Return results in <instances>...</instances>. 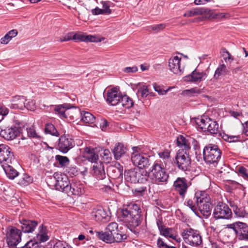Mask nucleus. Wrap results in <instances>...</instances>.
I'll return each instance as SVG.
<instances>
[{
    "mask_svg": "<svg viewBox=\"0 0 248 248\" xmlns=\"http://www.w3.org/2000/svg\"><path fill=\"white\" fill-rule=\"evenodd\" d=\"M45 132L53 136H58L59 134L55 126L51 124H47L45 126Z\"/></svg>",
    "mask_w": 248,
    "mask_h": 248,
    "instance_id": "nucleus-48",
    "label": "nucleus"
},
{
    "mask_svg": "<svg viewBox=\"0 0 248 248\" xmlns=\"http://www.w3.org/2000/svg\"><path fill=\"white\" fill-rule=\"evenodd\" d=\"M222 53V56L224 57V59L226 62L228 61L229 62H230L231 61L233 60L232 57L225 48L223 49Z\"/></svg>",
    "mask_w": 248,
    "mask_h": 248,
    "instance_id": "nucleus-55",
    "label": "nucleus"
},
{
    "mask_svg": "<svg viewBox=\"0 0 248 248\" xmlns=\"http://www.w3.org/2000/svg\"><path fill=\"white\" fill-rule=\"evenodd\" d=\"M141 213L140 207L137 204H132L117 212L118 219L120 221L127 223L131 228H135L142 220Z\"/></svg>",
    "mask_w": 248,
    "mask_h": 248,
    "instance_id": "nucleus-1",
    "label": "nucleus"
},
{
    "mask_svg": "<svg viewBox=\"0 0 248 248\" xmlns=\"http://www.w3.org/2000/svg\"><path fill=\"white\" fill-rule=\"evenodd\" d=\"M198 125L204 132H208L212 135L220 134L218 124L209 117L201 119Z\"/></svg>",
    "mask_w": 248,
    "mask_h": 248,
    "instance_id": "nucleus-8",
    "label": "nucleus"
},
{
    "mask_svg": "<svg viewBox=\"0 0 248 248\" xmlns=\"http://www.w3.org/2000/svg\"><path fill=\"white\" fill-rule=\"evenodd\" d=\"M72 107L71 105L69 104H63L56 106L54 110L58 114L60 115L61 118H66L67 115L66 113V111Z\"/></svg>",
    "mask_w": 248,
    "mask_h": 248,
    "instance_id": "nucleus-35",
    "label": "nucleus"
},
{
    "mask_svg": "<svg viewBox=\"0 0 248 248\" xmlns=\"http://www.w3.org/2000/svg\"><path fill=\"white\" fill-rule=\"evenodd\" d=\"M175 163L179 170L183 171L189 170L191 168V159L186 151H178L175 157Z\"/></svg>",
    "mask_w": 248,
    "mask_h": 248,
    "instance_id": "nucleus-9",
    "label": "nucleus"
},
{
    "mask_svg": "<svg viewBox=\"0 0 248 248\" xmlns=\"http://www.w3.org/2000/svg\"><path fill=\"white\" fill-rule=\"evenodd\" d=\"M154 88L156 92L158 93L160 95H164L165 94L169 89L167 90H163L159 86L157 85L156 84H155L154 85Z\"/></svg>",
    "mask_w": 248,
    "mask_h": 248,
    "instance_id": "nucleus-62",
    "label": "nucleus"
},
{
    "mask_svg": "<svg viewBox=\"0 0 248 248\" xmlns=\"http://www.w3.org/2000/svg\"><path fill=\"white\" fill-rule=\"evenodd\" d=\"M84 157L92 163H98V155L95 152V149L91 147H86L84 149Z\"/></svg>",
    "mask_w": 248,
    "mask_h": 248,
    "instance_id": "nucleus-27",
    "label": "nucleus"
},
{
    "mask_svg": "<svg viewBox=\"0 0 248 248\" xmlns=\"http://www.w3.org/2000/svg\"><path fill=\"white\" fill-rule=\"evenodd\" d=\"M159 157L163 159H168L170 156V151L168 149H165L162 152L158 153Z\"/></svg>",
    "mask_w": 248,
    "mask_h": 248,
    "instance_id": "nucleus-54",
    "label": "nucleus"
},
{
    "mask_svg": "<svg viewBox=\"0 0 248 248\" xmlns=\"http://www.w3.org/2000/svg\"><path fill=\"white\" fill-rule=\"evenodd\" d=\"M121 95L116 88L108 90L107 92L106 101L111 106L118 105Z\"/></svg>",
    "mask_w": 248,
    "mask_h": 248,
    "instance_id": "nucleus-20",
    "label": "nucleus"
},
{
    "mask_svg": "<svg viewBox=\"0 0 248 248\" xmlns=\"http://www.w3.org/2000/svg\"><path fill=\"white\" fill-rule=\"evenodd\" d=\"M26 99L23 96H16L13 98L10 108L23 109L25 108Z\"/></svg>",
    "mask_w": 248,
    "mask_h": 248,
    "instance_id": "nucleus-28",
    "label": "nucleus"
},
{
    "mask_svg": "<svg viewBox=\"0 0 248 248\" xmlns=\"http://www.w3.org/2000/svg\"><path fill=\"white\" fill-rule=\"evenodd\" d=\"M127 150V148L124 147L122 143H116L112 151L115 159L119 160L126 152Z\"/></svg>",
    "mask_w": 248,
    "mask_h": 248,
    "instance_id": "nucleus-32",
    "label": "nucleus"
},
{
    "mask_svg": "<svg viewBox=\"0 0 248 248\" xmlns=\"http://www.w3.org/2000/svg\"><path fill=\"white\" fill-rule=\"evenodd\" d=\"M9 112V109L4 106L0 105V115L2 116H6Z\"/></svg>",
    "mask_w": 248,
    "mask_h": 248,
    "instance_id": "nucleus-64",
    "label": "nucleus"
},
{
    "mask_svg": "<svg viewBox=\"0 0 248 248\" xmlns=\"http://www.w3.org/2000/svg\"><path fill=\"white\" fill-rule=\"evenodd\" d=\"M21 248H41L40 244L34 241L31 240L27 242L23 247Z\"/></svg>",
    "mask_w": 248,
    "mask_h": 248,
    "instance_id": "nucleus-51",
    "label": "nucleus"
},
{
    "mask_svg": "<svg viewBox=\"0 0 248 248\" xmlns=\"http://www.w3.org/2000/svg\"><path fill=\"white\" fill-rule=\"evenodd\" d=\"M145 171L141 172L138 169H131L126 170L124 173V178L128 182L131 183H143L147 180L145 176Z\"/></svg>",
    "mask_w": 248,
    "mask_h": 248,
    "instance_id": "nucleus-10",
    "label": "nucleus"
},
{
    "mask_svg": "<svg viewBox=\"0 0 248 248\" xmlns=\"http://www.w3.org/2000/svg\"><path fill=\"white\" fill-rule=\"evenodd\" d=\"M17 34V31L16 30H12L6 33L4 37L1 39V43L3 44H7L12 38L15 37Z\"/></svg>",
    "mask_w": 248,
    "mask_h": 248,
    "instance_id": "nucleus-41",
    "label": "nucleus"
},
{
    "mask_svg": "<svg viewBox=\"0 0 248 248\" xmlns=\"http://www.w3.org/2000/svg\"><path fill=\"white\" fill-rule=\"evenodd\" d=\"M24 126L21 123L9 125L3 124L0 121V137L7 140H12L19 136L23 132Z\"/></svg>",
    "mask_w": 248,
    "mask_h": 248,
    "instance_id": "nucleus-3",
    "label": "nucleus"
},
{
    "mask_svg": "<svg viewBox=\"0 0 248 248\" xmlns=\"http://www.w3.org/2000/svg\"><path fill=\"white\" fill-rule=\"evenodd\" d=\"M15 161V158L12 149L5 144L0 145V163H5L12 164Z\"/></svg>",
    "mask_w": 248,
    "mask_h": 248,
    "instance_id": "nucleus-13",
    "label": "nucleus"
},
{
    "mask_svg": "<svg viewBox=\"0 0 248 248\" xmlns=\"http://www.w3.org/2000/svg\"><path fill=\"white\" fill-rule=\"evenodd\" d=\"M84 192V185L79 181L73 180L68 186L66 193L76 196H80Z\"/></svg>",
    "mask_w": 248,
    "mask_h": 248,
    "instance_id": "nucleus-17",
    "label": "nucleus"
},
{
    "mask_svg": "<svg viewBox=\"0 0 248 248\" xmlns=\"http://www.w3.org/2000/svg\"><path fill=\"white\" fill-rule=\"evenodd\" d=\"M73 40L86 42H98L101 40L96 35H85L81 33H74Z\"/></svg>",
    "mask_w": 248,
    "mask_h": 248,
    "instance_id": "nucleus-25",
    "label": "nucleus"
},
{
    "mask_svg": "<svg viewBox=\"0 0 248 248\" xmlns=\"http://www.w3.org/2000/svg\"><path fill=\"white\" fill-rule=\"evenodd\" d=\"M73 35L74 34L73 32H69L64 36L61 37L60 40L61 42H62L69 41L71 40H73Z\"/></svg>",
    "mask_w": 248,
    "mask_h": 248,
    "instance_id": "nucleus-59",
    "label": "nucleus"
},
{
    "mask_svg": "<svg viewBox=\"0 0 248 248\" xmlns=\"http://www.w3.org/2000/svg\"><path fill=\"white\" fill-rule=\"evenodd\" d=\"M182 236L185 242L190 246L198 247L202 244V237L198 230L191 228L185 230Z\"/></svg>",
    "mask_w": 248,
    "mask_h": 248,
    "instance_id": "nucleus-6",
    "label": "nucleus"
},
{
    "mask_svg": "<svg viewBox=\"0 0 248 248\" xmlns=\"http://www.w3.org/2000/svg\"><path fill=\"white\" fill-rule=\"evenodd\" d=\"M173 186L180 195L184 198L188 187L186 180L185 178L178 177L174 182Z\"/></svg>",
    "mask_w": 248,
    "mask_h": 248,
    "instance_id": "nucleus-21",
    "label": "nucleus"
},
{
    "mask_svg": "<svg viewBox=\"0 0 248 248\" xmlns=\"http://www.w3.org/2000/svg\"><path fill=\"white\" fill-rule=\"evenodd\" d=\"M21 232L19 229L12 227L7 236V243L10 248H17L16 246L20 242Z\"/></svg>",
    "mask_w": 248,
    "mask_h": 248,
    "instance_id": "nucleus-14",
    "label": "nucleus"
},
{
    "mask_svg": "<svg viewBox=\"0 0 248 248\" xmlns=\"http://www.w3.org/2000/svg\"><path fill=\"white\" fill-rule=\"evenodd\" d=\"M160 229L161 230L159 231L160 235L166 237H169L174 240H176V235L173 234L172 229L165 226L164 228H161Z\"/></svg>",
    "mask_w": 248,
    "mask_h": 248,
    "instance_id": "nucleus-39",
    "label": "nucleus"
},
{
    "mask_svg": "<svg viewBox=\"0 0 248 248\" xmlns=\"http://www.w3.org/2000/svg\"><path fill=\"white\" fill-rule=\"evenodd\" d=\"M229 71L226 69V65L224 64H221L216 70L214 74L215 78L217 79L222 74H229Z\"/></svg>",
    "mask_w": 248,
    "mask_h": 248,
    "instance_id": "nucleus-44",
    "label": "nucleus"
},
{
    "mask_svg": "<svg viewBox=\"0 0 248 248\" xmlns=\"http://www.w3.org/2000/svg\"><path fill=\"white\" fill-rule=\"evenodd\" d=\"M101 3L103 5V10L104 11V12L105 13V14H110L111 13V9L109 8V3L108 2V1H102L101 2Z\"/></svg>",
    "mask_w": 248,
    "mask_h": 248,
    "instance_id": "nucleus-56",
    "label": "nucleus"
},
{
    "mask_svg": "<svg viewBox=\"0 0 248 248\" xmlns=\"http://www.w3.org/2000/svg\"><path fill=\"white\" fill-rule=\"evenodd\" d=\"M39 233L37 234V238L40 242H46L48 239V237L45 232L46 227L43 225L39 226Z\"/></svg>",
    "mask_w": 248,
    "mask_h": 248,
    "instance_id": "nucleus-43",
    "label": "nucleus"
},
{
    "mask_svg": "<svg viewBox=\"0 0 248 248\" xmlns=\"http://www.w3.org/2000/svg\"><path fill=\"white\" fill-rule=\"evenodd\" d=\"M138 93H140L142 98L146 97L149 94V90L147 86H143L140 88L138 91Z\"/></svg>",
    "mask_w": 248,
    "mask_h": 248,
    "instance_id": "nucleus-53",
    "label": "nucleus"
},
{
    "mask_svg": "<svg viewBox=\"0 0 248 248\" xmlns=\"http://www.w3.org/2000/svg\"><path fill=\"white\" fill-rule=\"evenodd\" d=\"M92 216L93 218L97 221H106L109 218L105 210L102 208H99L92 212Z\"/></svg>",
    "mask_w": 248,
    "mask_h": 248,
    "instance_id": "nucleus-30",
    "label": "nucleus"
},
{
    "mask_svg": "<svg viewBox=\"0 0 248 248\" xmlns=\"http://www.w3.org/2000/svg\"><path fill=\"white\" fill-rule=\"evenodd\" d=\"M237 171L241 177L248 181V170L246 168L241 166L238 168Z\"/></svg>",
    "mask_w": 248,
    "mask_h": 248,
    "instance_id": "nucleus-50",
    "label": "nucleus"
},
{
    "mask_svg": "<svg viewBox=\"0 0 248 248\" xmlns=\"http://www.w3.org/2000/svg\"><path fill=\"white\" fill-rule=\"evenodd\" d=\"M157 246L158 248H177L176 247L168 245L161 238L157 239Z\"/></svg>",
    "mask_w": 248,
    "mask_h": 248,
    "instance_id": "nucleus-52",
    "label": "nucleus"
},
{
    "mask_svg": "<svg viewBox=\"0 0 248 248\" xmlns=\"http://www.w3.org/2000/svg\"><path fill=\"white\" fill-rule=\"evenodd\" d=\"M124 167L119 163H117L114 166H110L108 170V174L110 177L114 179H122Z\"/></svg>",
    "mask_w": 248,
    "mask_h": 248,
    "instance_id": "nucleus-22",
    "label": "nucleus"
},
{
    "mask_svg": "<svg viewBox=\"0 0 248 248\" xmlns=\"http://www.w3.org/2000/svg\"><path fill=\"white\" fill-rule=\"evenodd\" d=\"M27 109L31 110H33L35 108V103L33 100L29 101L27 103L25 102V106Z\"/></svg>",
    "mask_w": 248,
    "mask_h": 248,
    "instance_id": "nucleus-60",
    "label": "nucleus"
},
{
    "mask_svg": "<svg viewBox=\"0 0 248 248\" xmlns=\"http://www.w3.org/2000/svg\"><path fill=\"white\" fill-rule=\"evenodd\" d=\"M166 24H159L152 26V29L153 31L156 32H157L163 30L166 27Z\"/></svg>",
    "mask_w": 248,
    "mask_h": 248,
    "instance_id": "nucleus-58",
    "label": "nucleus"
},
{
    "mask_svg": "<svg viewBox=\"0 0 248 248\" xmlns=\"http://www.w3.org/2000/svg\"><path fill=\"white\" fill-rule=\"evenodd\" d=\"M81 116L82 121L86 124H92L95 121V117L90 112L83 111L81 113Z\"/></svg>",
    "mask_w": 248,
    "mask_h": 248,
    "instance_id": "nucleus-38",
    "label": "nucleus"
},
{
    "mask_svg": "<svg viewBox=\"0 0 248 248\" xmlns=\"http://www.w3.org/2000/svg\"><path fill=\"white\" fill-rule=\"evenodd\" d=\"M197 197L198 210L205 218L208 217L212 209L210 196L205 191H198Z\"/></svg>",
    "mask_w": 248,
    "mask_h": 248,
    "instance_id": "nucleus-5",
    "label": "nucleus"
},
{
    "mask_svg": "<svg viewBox=\"0 0 248 248\" xmlns=\"http://www.w3.org/2000/svg\"><path fill=\"white\" fill-rule=\"evenodd\" d=\"M118 230V225L116 222H111L107 226V228L106 229V232H97V236L99 237V238L104 241H105V239L102 238L103 236H102V234H108L109 235H111L112 234V233H113L115 232H117V231Z\"/></svg>",
    "mask_w": 248,
    "mask_h": 248,
    "instance_id": "nucleus-31",
    "label": "nucleus"
},
{
    "mask_svg": "<svg viewBox=\"0 0 248 248\" xmlns=\"http://www.w3.org/2000/svg\"><path fill=\"white\" fill-rule=\"evenodd\" d=\"M146 189V187L144 186H140L137 187L134 189V193L137 196H142Z\"/></svg>",
    "mask_w": 248,
    "mask_h": 248,
    "instance_id": "nucleus-57",
    "label": "nucleus"
},
{
    "mask_svg": "<svg viewBox=\"0 0 248 248\" xmlns=\"http://www.w3.org/2000/svg\"><path fill=\"white\" fill-rule=\"evenodd\" d=\"M197 191L195 192L194 197L187 200L186 205L195 214L198 216L199 214L197 213L198 202L197 200Z\"/></svg>",
    "mask_w": 248,
    "mask_h": 248,
    "instance_id": "nucleus-36",
    "label": "nucleus"
},
{
    "mask_svg": "<svg viewBox=\"0 0 248 248\" xmlns=\"http://www.w3.org/2000/svg\"><path fill=\"white\" fill-rule=\"evenodd\" d=\"M11 163H5L2 164V167L8 178L11 179H14L19 174V173L11 165Z\"/></svg>",
    "mask_w": 248,
    "mask_h": 248,
    "instance_id": "nucleus-33",
    "label": "nucleus"
},
{
    "mask_svg": "<svg viewBox=\"0 0 248 248\" xmlns=\"http://www.w3.org/2000/svg\"><path fill=\"white\" fill-rule=\"evenodd\" d=\"M66 247L69 246L65 243L58 241L54 244L53 248H66Z\"/></svg>",
    "mask_w": 248,
    "mask_h": 248,
    "instance_id": "nucleus-63",
    "label": "nucleus"
},
{
    "mask_svg": "<svg viewBox=\"0 0 248 248\" xmlns=\"http://www.w3.org/2000/svg\"><path fill=\"white\" fill-rule=\"evenodd\" d=\"M144 173L145 176H148L151 182L155 184L166 183L169 177L163 165L156 162L153 163L148 171H145Z\"/></svg>",
    "mask_w": 248,
    "mask_h": 248,
    "instance_id": "nucleus-2",
    "label": "nucleus"
},
{
    "mask_svg": "<svg viewBox=\"0 0 248 248\" xmlns=\"http://www.w3.org/2000/svg\"><path fill=\"white\" fill-rule=\"evenodd\" d=\"M203 155L204 160L207 164L216 166L221 158V152L217 145L209 144L204 147Z\"/></svg>",
    "mask_w": 248,
    "mask_h": 248,
    "instance_id": "nucleus-4",
    "label": "nucleus"
},
{
    "mask_svg": "<svg viewBox=\"0 0 248 248\" xmlns=\"http://www.w3.org/2000/svg\"><path fill=\"white\" fill-rule=\"evenodd\" d=\"M53 176L55 180L54 186L56 189L66 193L68 186L70 184L68 176L64 174L59 172H55Z\"/></svg>",
    "mask_w": 248,
    "mask_h": 248,
    "instance_id": "nucleus-11",
    "label": "nucleus"
},
{
    "mask_svg": "<svg viewBox=\"0 0 248 248\" xmlns=\"http://www.w3.org/2000/svg\"><path fill=\"white\" fill-rule=\"evenodd\" d=\"M33 181L32 178L26 173H24L19 179L17 183L21 186H26L31 183Z\"/></svg>",
    "mask_w": 248,
    "mask_h": 248,
    "instance_id": "nucleus-42",
    "label": "nucleus"
},
{
    "mask_svg": "<svg viewBox=\"0 0 248 248\" xmlns=\"http://www.w3.org/2000/svg\"><path fill=\"white\" fill-rule=\"evenodd\" d=\"M100 155L102 158L103 161L106 163H109L112 159L111 154L108 149L101 151Z\"/></svg>",
    "mask_w": 248,
    "mask_h": 248,
    "instance_id": "nucleus-45",
    "label": "nucleus"
},
{
    "mask_svg": "<svg viewBox=\"0 0 248 248\" xmlns=\"http://www.w3.org/2000/svg\"><path fill=\"white\" fill-rule=\"evenodd\" d=\"M232 215L231 210L226 204L223 202H219L213 211V216L216 219H229Z\"/></svg>",
    "mask_w": 248,
    "mask_h": 248,
    "instance_id": "nucleus-12",
    "label": "nucleus"
},
{
    "mask_svg": "<svg viewBox=\"0 0 248 248\" xmlns=\"http://www.w3.org/2000/svg\"><path fill=\"white\" fill-rule=\"evenodd\" d=\"M133 152L131 155L132 163L139 169H144L149 168L153 164L152 160L149 157L142 154H140L137 151L138 147H133Z\"/></svg>",
    "mask_w": 248,
    "mask_h": 248,
    "instance_id": "nucleus-7",
    "label": "nucleus"
},
{
    "mask_svg": "<svg viewBox=\"0 0 248 248\" xmlns=\"http://www.w3.org/2000/svg\"><path fill=\"white\" fill-rule=\"evenodd\" d=\"M21 126L22 127L24 126L23 130H26L27 132L28 135L29 137L31 138H38L37 134L36 132V131L34 128V126H31L30 127H27L26 129L25 128V126L21 124Z\"/></svg>",
    "mask_w": 248,
    "mask_h": 248,
    "instance_id": "nucleus-49",
    "label": "nucleus"
},
{
    "mask_svg": "<svg viewBox=\"0 0 248 248\" xmlns=\"http://www.w3.org/2000/svg\"><path fill=\"white\" fill-rule=\"evenodd\" d=\"M119 104L126 108H131L134 105L133 100L126 95H121Z\"/></svg>",
    "mask_w": 248,
    "mask_h": 248,
    "instance_id": "nucleus-37",
    "label": "nucleus"
},
{
    "mask_svg": "<svg viewBox=\"0 0 248 248\" xmlns=\"http://www.w3.org/2000/svg\"><path fill=\"white\" fill-rule=\"evenodd\" d=\"M236 230V236L239 241H248V225L241 222Z\"/></svg>",
    "mask_w": 248,
    "mask_h": 248,
    "instance_id": "nucleus-23",
    "label": "nucleus"
},
{
    "mask_svg": "<svg viewBox=\"0 0 248 248\" xmlns=\"http://www.w3.org/2000/svg\"><path fill=\"white\" fill-rule=\"evenodd\" d=\"M102 236H103L102 238L105 239V242L108 243L122 242L126 239L127 237L125 234L122 233L119 230L117 232H115L113 233H112V234L110 236L108 234H102Z\"/></svg>",
    "mask_w": 248,
    "mask_h": 248,
    "instance_id": "nucleus-19",
    "label": "nucleus"
},
{
    "mask_svg": "<svg viewBox=\"0 0 248 248\" xmlns=\"http://www.w3.org/2000/svg\"><path fill=\"white\" fill-rule=\"evenodd\" d=\"M181 58L177 56L171 58L169 61L170 70L174 74L181 75L184 71V67L181 66Z\"/></svg>",
    "mask_w": 248,
    "mask_h": 248,
    "instance_id": "nucleus-16",
    "label": "nucleus"
},
{
    "mask_svg": "<svg viewBox=\"0 0 248 248\" xmlns=\"http://www.w3.org/2000/svg\"><path fill=\"white\" fill-rule=\"evenodd\" d=\"M230 205L236 217H248V212L246 210L244 207H238L234 202H231Z\"/></svg>",
    "mask_w": 248,
    "mask_h": 248,
    "instance_id": "nucleus-29",
    "label": "nucleus"
},
{
    "mask_svg": "<svg viewBox=\"0 0 248 248\" xmlns=\"http://www.w3.org/2000/svg\"><path fill=\"white\" fill-rule=\"evenodd\" d=\"M206 76L205 72H200L198 69H195L190 74L184 77V80L186 82L198 83L205 79Z\"/></svg>",
    "mask_w": 248,
    "mask_h": 248,
    "instance_id": "nucleus-18",
    "label": "nucleus"
},
{
    "mask_svg": "<svg viewBox=\"0 0 248 248\" xmlns=\"http://www.w3.org/2000/svg\"><path fill=\"white\" fill-rule=\"evenodd\" d=\"M204 10L205 12H202V15H204L205 17L207 18H227L229 15L227 13H214V11L206 8H201Z\"/></svg>",
    "mask_w": 248,
    "mask_h": 248,
    "instance_id": "nucleus-34",
    "label": "nucleus"
},
{
    "mask_svg": "<svg viewBox=\"0 0 248 248\" xmlns=\"http://www.w3.org/2000/svg\"><path fill=\"white\" fill-rule=\"evenodd\" d=\"M67 172L71 177L76 176L78 174V171L76 167H69L67 169Z\"/></svg>",
    "mask_w": 248,
    "mask_h": 248,
    "instance_id": "nucleus-61",
    "label": "nucleus"
},
{
    "mask_svg": "<svg viewBox=\"0 0 248 248\" xmlns=\"http://www.w3.org/2000/svg\"><path fill=\"white\" fill-rule=\"evenodd\" d=\"M55 159L58 161L59 165L62 167L68 165L70 161L67 157L60 155H56L55 156Z\"/></svg>",
    "mask_w": 248,
    "mask_h": 248,
    "instance_id": "nucleus-47",
    "label": "nucleus"
},
{
    "mask_svg": "<svg viewBox=\"0 0 248 248\" xmlns=\"http://www.w3.org/2000/svg\"><path fill=\"white\" fill-rule=\"evenodd\" d=\"M74 140L68 135L62 136L59 139L58 145L60 151L66 153L75 146Z\"/></svg>",
    "mask_w": 248,
    "mask_h": 248,
    "instance_id": "nucleus-15",
    "label": "nucleus"
},
{
    "mask_svg": "<svg viewBox=\"0 0 248 248\" xmlns=\"http://www.w3.org/2000/svg\"><path fill=\"white\" fill-rule=\"evenodd\" d=\"M177 144L178 146L183 147L186 151L188 150L190 148L188 140L182 135L178 137Z\"/></svg>",
    "mask_w": 248,
    "mask_h": 248,
    "instance_id": "nucleus-40",
    "label": "nucleus"
},
{
    "mask_svg": "<svg viewBox=\"0 0 248 248\" xmlns=\"http://www.w3.org/2000/svg\"><path fill=\"white\" fill-rule=\"evenodd\" d=\"M205 12L204 10L201 8H196L192 9L187 13L184 14L185 17H191L195 16L202 15V12Z\"/></svg>",
    "mask_w": 248,
    "mask_h": 248,
    "instance_id": "nucleus-46",
    "label": "nucleus"
},
{
    "mask_svg": "<svg viewBox=\"0 0 248 248\" xmlns=\"http://www.w3.org/2000/svg\"><path fill=\"white\" fill-rule=\"evenodd\" d=\"M21 228L24 232H31L38 225L35 221L23 219L21 222Z\"/></svg>",
    "mask_w": 248,
    "mask_h": 248,
    "instance_id": "nucleus-26",
    "label": "nucleus"
},
{
    "mask_svg": "<svg viewBox=\"0 0 248 248\" xmlns=\"http://www.w3.org/2000/svg\"><path fill=\"white\" fill-rule=\"evenodd\" d=\"M92 173L94 177L98 180L106 179V174L104 170V165L101 161L94 164L92 170Z\"/></svg>",
    "mask_w": 248,
    "mask_h": 248,
    "instance_id": "nucleus-24",
    "label": "nucleus"
}]
</instances>
